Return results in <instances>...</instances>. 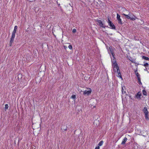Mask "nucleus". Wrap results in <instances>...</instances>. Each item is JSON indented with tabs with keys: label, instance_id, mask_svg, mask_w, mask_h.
Returning a JSON list of instances; mask_svg holds the SVG:
<instances>
[{
	"label": "nucleus",
	"instance_id": "1",
	"mask_svg": "<svg viewBox=\"0 0 149 149\" xmlns=\"http://www.w3.org/2000/svg\"><path fill=\"white\" fill-rule=\"evenodd\" d=\"M112 67L113 68L114 71L116 72V70H118L119 69V68L117 63L115 61L112 65Z\"/></svg>",
	"mask_w": 149,
	"mask_h": 149
},
{
	"label": "nucleus",
	"instance_id": "2",
	"mask_svg": "<svg viewBox=\"0 0 149 149\" xmlns=\"http://www.w3.org/2000/svg\"><path fill=\"white\" fill-rule=\"evenodd\" d=\"M108 22L110 27L112 29H115V26L113 24V23L111 21L110 19H108Z\"/></svg>",
	"mask_w": 149,
	"mask_h": 149
},
{
	"label": "nucleus",
	"instance_id": "3",
	"mask_svg": "<svg viewBox=\"0 0 149 149\" xmlns=\"http://www.w3.org/2000/svg\"><path fill=\"white\" fill-rule=\"evenodd\" d=\"M91 92V89H89V90H85L84 92V95H89L90 94Z\"/></svg>",
	"mask_w": 149,
	"mask_h": 149
},
{
	"label": "nucleus",
	"instance_id": "4",
	"mask_svg": "<svg viewBox=\"0 0 149 149\" xmlns=\"http://www.w3.org/2000/svg\"><path fill=\"white\" fill-rule=\"evenodd\" d=\"M97 24H99V25H100V26L102 27H104V25L101 20L97 19Z\"/></svg>",
	"mask_w": 149,
	"mask_h": 149
},
{
	"label": "nucleus",
	"instance_id": "5",
	"mask_svg": "<svg viewBox=\"0 0 149 149\" xmlns=\"http://www.w3.org/2000/svg\"><path fill=\"white\" fill-rule=\"evenodd\" d=\"M141 94L140 92H138L137 93L136 95V97L138 100L141 99Z\"/></svg>",
	"mask_w": 149,
	"mask_h": 149
},
{
	"label": "nucleus",
	"instance_id": "6",
	"mask_svg": "<svg viewBox=\"0 0 149 149\" xmlns=\"http://www.w3.org/2000/svg\"><path fill=\"white\" fill-rule=\"evenodd\" d=\"M143 111H144V112L145 114H147L148 113L147 109L146 107H144Z\"/></svg>",
	"mask_w": 149,
	"mask_h": 149
},
{
	"label": "nucleus",
	"instance_id": "7",
	"mask_svg": "<svg viewBox=\"0 0 149 149\" xmlns=\"http://www.w3.org/2000/svg\"><path fill=\"white\" fill-rule=\"evenodd\" d=\"M14 38H13L12 37H11L10 38V43L9 44L10 46L12 45V43H13L14 41Z\"/></svg>",
	"mask_w": 149,
	"mask_h": 149
},
{
	"label": "nucleus",
	"instance_id": "8",
	"mask_svg": "<svg viewBox=\"0 0 149 149\" xmlns=\"http://www.w3.org/2000/svg\"><path fill=\"white\" fill-rule=\"evenodd\" d=\"M123 15L125 16L126 18H127L128 19H130V17L129 15H130V13L128 15H126L125 14H123Z\"/></svg>",
	"mask_w": 149,
	"mask_h": 149
},
{
	"label": "nucleus",
	"instance_id": "9",
	"mask_svg": "<svg viewBox=\"0 0 149 149\" xmlns=\"http://www.w3.org/2000/svg\"><path fill=\"white\" fill-rule=\"evenodd\" d=\"M117 73L118 74V76L120 77V78H122V77H121V74L120 73V70H119V69L118 70H117Z\"/></svg>",
	"mask_w": 149,
	"mask_h": 149
},
{
	"label": "nucleus",
	"instance_id": "10",
	"mask_svg": "<svg viewBox=\"0 0 149 149\" xmlns=\"http://www.w3.org/2000/svg\"><path fill=\"white\" fill-rule=\"evenodd\" d=\"M134 72H135V73L136 75V76L138 78V77H139V73L137 72V70H135V71H134Z\"/></svg>",
	"mask_w": 149,
	"mask_h": 149
},
{
	"label": "nucleus",
	"instance_id": "11",
	"mask_svg": "<svg viewBox=\"0 0 149 149\" xmlns=\"http://www.w3.org/2000/svg\"><path fill=\"white\" fill-rule=\"evenodd\" d=\"M127 138L126 137H125L123 141H122L121 144H125V143L127 141Z\"/></svg>",
	"mask_w": 149,
	"mask_h": 149
},
{
	"label": "nucleus",
	"instance_id": "12",
	"mask_svg": "<svg viewBox=\"0 0 149 149\" xmlns=\"http://www.w3.org/2000/svg\"><path fill=\"white\" fill-rule=\"evenodd\" d=\"M143 94L144 95H147V93L146 92V91L145 90H143Z\"/></svg>",
	"mask_w": 149,
	"mask_h": 149
},
{
	"label": "nucleus",
	"instance_id": "13",
	"mask_svg": "<svg viewBox=\"0 0 149 149\" xmlns=\"http://www.w3.org/2000/svg\"><path fill=\"white\" fill-rule=\"evenodd\" d=\"M142 58L143 59H145L146 60H149V58L148 57L143 56L142 57Z\"/></svg>",
	"mask_w": 149,
	"mask_h": 149
},
{
	"label": "nucleus",
	"instance_id": "14",
	"mask_svg": "<svg viewBox=\"0 0 149 149\" xmlns=\"http://www.w3.org/2000/svg\"><path fill=\"white\" fill-rule=\"evenodd\" d=\"M103 143V142L102 141H100L99 143V144H98V146H101Z\"/></svg>",
	"mask_w": 149,
	"mask_h": 149
},
{
	"label": "nucleus",
	"instance_id": "15",
	"mask_svg": "<svg viewBox=\"0 0 149 149\" xmlns=\"http://www.w3.org/2000/svg\"><path fill=\"white\" fill-rule=\"evenodd\" d=\"M145 117L146 119H148V113L147 114H145Z\"/></svg>",
	"mask_w": 149,
	"mask_h": 149
},
{
	"label": "nucleus",
	"instance_id": "16",
	"mask_svg": "<svg viewBox=\"0 0 149 149\" xmlns=\"http://www.w3.org/2000/svg\"><path fill=\"white\" fill-rule=\"evenodd\" d=\"M118 22L119 23H120L121 24H122L121 20V19H118Z\"/></svg>",
	"mask_w": 149,
	"mask_h": 149
},
{
	"label": "nucleus",
	"instance_id": "17",
	"mask_svg": "<svg viewBox=\"0 0 149 149\" xmlns=\"http://www.w3.org/2000/svg\"><path fill=\"white\" fill-rule=\"evenodd\" d=\"M122 93L123 94H124V93H126V92L124 91V89L123 87H122Z\"/></svg>",
	"mask_w": 149,
	"mask_h": 149
},
{
	"label": "nucleus",
	"instance_id": "18",
	"mask_svg": "<svg viewBox=\"0 0 149 149\" xmlns=\"http://www.w3.org/2000/svg\"><path fill=\"white\" fill-rule=\"evenodd\" d=\"M110 52H111V54H112V55L113 57L114 58H115V57L114 56V55L113 52L111 50H110Z\"/></svg>",
	"mask_w": 149,
	"mask_h": 149
},
{
	"label": "nucleus",
	"instance_id": "19",
	"mask_svg": "<svg viewBox=\"0 0 149 149\" xmlns=\"http://www.w3.org/2000/svg\"><path fill=\"white\" fill-rule=\"evenodd\" d=\"M117 19H120V16L118 13L117 14Z\"/></svg>",
	"mask_w": 149,
	"mask_h": 149
},
{
	"label": "nucleus",
	"instance_id": "20",
	"mask_svg": "<svg viewBox=\"0 0 149 149\" xmlns=\"http://www.w3.org/2000/svg\"><path fill=\"white\" fill-rule=\"evenodd\" d=\"M8 104H6L5 105V109L6 110V109H7L8 108Z\"/></svg>",
	"mask_w": 149,
	"mask_h": 149
},
{
	"label": "nucleus",
	"instance_id": "21",
	"mask_svg": "<svg viewBox=\"0 0 149 149\" xmlns=\"http://www.w3.org/2000/svg\"><path fill=\"white\" fill-rule=\"evenodd\" d=\"M137 78H138V79L139 83V84L141 83L140 77H138Z\"/></svg>",
	"mask_w": 149,
	"mask_h": 149
},
{
	"label": "nucleus",
	"instance_id": "22",
	"mask_svg": "<svg viewBox=\"0 0 149 149\" xmlns=\"http://www.w3.org/2000/svg\"><path fill=\"white\" fill-rule=\"evenodd\" d=\"M17 29V26H15L14 27V29L13 30L16 31Z\"/></svg>",
	"mask_w": 149,
	"mask_h": 149
},
{
	"label": "nucleus",
	"instance_id": "23",
	"mask_svg": "<svg viewBox=\"0 0 149 149\" xmlns=\"http://www.w3.org/2000/svg\"><path fill=\"white\" fill-rule=\"evenodd\" d=\"M72 98L73 99H75L76 98V96L74 95H72L71 96Z\"/></svg>",
	"mask_w": 149,
	"mask_h": 149
},
{
	"label": "nucleus",
	"instance_id": "24",
	"mask_svg": "<svg viewBox=\"0 0 149 149\" xmlns=\"http://www.w3.org/2000/svg\"><path fill=\"white\" fill-rule=\"evenodd\" d=\"M68 48L70 49H72V46L71 45H69L68 46Z\"/></svg>",
	"mask_w": 149,
	"mask_h": 149
},
{
	"label": "nucleus",
	"instance_id": "25",
	"mask_svg": "<svg viewBox=\"0 0 149 149\" xmlns=\"http://www.w3.org/2000/svg\"><path fill=\"white\" fill-rule=\"evenodd\" d=\"M148 63H146L144 65V66L145 67L147 66H148Z\"/></svg>",
	"mask_w": 149,
	"mask_h": 149
},
{
	"label": "nucleus",
	"instance_id": "26",
	"mask_svg": "<svg viewBox=\"0 0 149 149\" xmlns=\"http://www.w3.org/2000/svg\"><path fill=\"white\" fill-rule=\"evenodd\" d=\"M16 32V31L13 30V32H12V34L15 35Z\"/></svg>",
	"mask_w": 149,
	"mask_h": 149
},
{
	"label": "nucleus",
	"instance_id": "27",
	"mask_svg": "<svg viewBox=\"0 0 149 149\" xmlns=\"http://www.w3.org/2000/svg\"><path fill=\"white\" fill-rule=\"evenodd\" d=\"M76 30L75 29H73V30H72V32L73 33H74L76 32Z\"/></svg>",
	"mask_w": 149,
	"mask_h": 149
},
{
	"label": "nucleus",
	"instance_id": "28",
	"mask_svg": "<svg viewBox=\"0 0 149 149\" xmlns=\"http://www.w3.org/2000/svg\"><path fill=\"white\" fill-rule=\"evenodd\" d=\"M130 20H135V19L134 18L130 17Z\"/></svg>",
	"mask_w": 149,
	"mask_h": 149
},
{
	"label": "nucleus",
	"instance_id": "29",
	"mask_svg": "<svg viewBox=\"0 0 149 149\" xmlns=\"http://www.w3.org/2000/svg\"><path fill=\"white\" fill-rule=\"evenodd\" d=\"M100 148V147L98 146L96 147L95 149H99Z\"/></svg>",
	"mask_w": 149,
	"mask_h": 149
},
{
	"label": "nucleus",
	"instance_id": "30",
	"mask_svg": "<svg viewBox=\"0 0 149 149\" xmlns=\"http://www.w3.org/2000/svg\"><path fill=\"white\" fill-rule=\"evenodd\" d=\"M15 35L12 34L11 37L13 38H15Z\"/></svg>",
	"mask_w": 149,
	"mask_h": 149
},
{
	"label": "nucleus",
	"instance_id": "31",
	"mask_svg": "<svg viewBox=\"0 0 149 149\" xmlns=\"http://www.w3.org/2000/svg\"><path fill=\"white\" fill-rule=\"evenodd\" d=\"M64 47L65 49H66L67 48V47L66 46H64Z\"/></svg>",
	"mask_w": 149,
	"mask_h": 149
},
{
	"label": "nucleus",
	"instance_id": "32",
	"mask_svg": "<svg viewBox=\"0 0 149 149\" xmlns=\"http://www.w3.org/2000/svg\"><path fill=\"white\" fill-rule=\"evenodd\" d=\"M58 1H57V4H58V5H60V4H58Z\"/></svg>",
	"mask_w": 149,
	"mask_h": 149
},
{
	"label": "nucleus",
	"instance_id": "33",
	"mask_svg": "<svg viewBox=\"0 0 149 149\" xmlns=\"http://www.w3.org/2000/svg\"><path fill=\"white\" fill-rule=\"evenodd\" d=\"M67 128H65V129H63V130H67Z\"/></svg>",
	"mask_w": 149,
	"mask_h": 149
},
{
	"label": "nucleus",
	"instance_id": "34",
	"mask_svg": "<svg viewBox=\"0 0 149 149\" xmlns=\"http://www.w3.org/2000/svg\"><path fill=\"white\" fill-rule=\"evenodd\" d=\"M19 76H22V75L21 74H19V75H18Z\"/></svg>",
	"mask_w": 149,
	"mask_h": 149
},
{
	"label": "nucleus",
	"instance_id": "35",
	"mask_svg": "<svg viewBox=\"0 0 149 149\" xmlns=\"http://www.w3.org/2000/svg\"><path fill=\"white\" fill-rule=\"evenodd\" d=\"M59 2H60V0H59V1H58Z\"/></svg>",
	"mask_w": 149,
	"mask_h": 149
}]
</instances>
